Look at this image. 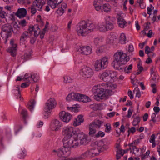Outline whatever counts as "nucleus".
<instances>
[{
	"instance_id": "42",
	"label": "nucleus",
	"mask_w": 160,
	"mask_h": 160,
	"mask_svg": "<svg viewBox=\"0 0 160 160\" xmlns=\"http://www.w3.org/2000/svg\"><path fill=\"white\" fill-rule=\"evenodd\" d=\"M96 130L92 128H89V136L92 137L94 136V135L96 132Z\"/></svg>"
},
{
	"instance_id": "6",
	"label": "nucleus",
	"mask_w": 160,
	"mask_h": 160,
	"mask_svg": "<svg viewBox=\"0 0 160 160\" xmlns=\"http://www.w3.org/2000/svg\"><path fill=\"white\" fill-rule=\"evenodd\" d=\"M13 32L12 26L9 24H5L2 27V31L1 34L2 38H5L6 40L10 37Z\"/></svg>"
},
{
	"instance_id": "9",
	"label": "nucleus",
	"mask_w": 160,
	"mask_h": 160,
	"mask_svg": "<svg viewBox=\"0 0 160 160\" xmlns=\"http://www.w3.org/2000/svg\"><path fill=\"white\" fill-rule=\"evenodd\" d=\"M57 104L54 98H51L48 99L45 104L44 108L45 112H47V114H50L51 110L53 109Z\"/></svg>"
},
{
	"instance_id": "56",
	"label": "nucleus",
	"mask_w": 160,
	"mask_h": 160,
	"mask_svg": "<svg viewBox=\"0 0 160 160\" xmlns=\"http://www.w3.org/2000/svg\"><path fill=\"white\" fill-rule=\"evenodd\" d=\"M37 8L35 7H33V4L32 5L31 8V12L32 14H34L36 12Z\"/></svg>"
},
{
	"instance_id": "55",
	"label": "nucleus",
	"mask_w": 160,
	"mask_h": 160,
	"mask_svg": "<svg viewBox=\"0 0 160 160\" xmlns=\"http://www.w3.org/2000/svg\"><path fill=\"white\" fill-rule=\"evenodd\" d=\"M145 52L147 54L152 52L150 50V48L148 46H146L145 47Z\"/></svg>"
},
{
	"instance_id": "32",
	"label": "nucleus",
	"mask_w": 160,
	"mask_h": 160,
	"mask_svg": "<svg viewBox=\"0 0 160 160\" xmlns=\"http://www.w3.org/2000/svg\"><path fill=\"white\" fill-rule=\"evenodd\" d=\"M109 76L110 77V80L112 79H114L117 77L118 76L117 72L115 71L109 70Z\"/></svg>"
},
{
	"instance_id": "30",
	"label": "nucleus",
	"mask_w": 160,
	"mask_h": 160,
	"mask_svg": "<svg viewBox=\"0 0 160 160\" xmlns=\"http://www.w3.org/2000/svg\"><path fill=\"white\" fill-rule=\"evenodd\" d=\"M90 101L91 99L88 97L82 94L80 99V102H87Z\"/></svg>"
},
{
	"instance_id": "43",
	"label": "nucleus",
	"mask_w": 160,
	"mask_h": 160,
	"mask_svg": "<svg viewBox=\"0 0 160 160\" xmlns=\"http://www.w3.org/2000/svg\"><path fill=\"white\" fill-rule=\"evenodd\" d=\"M103 51L104 47H103L101 46L98 48L96 50V52L97 54L99 55L100 54L103 52Z\"/></svg>"
},
{
	"instance_id": "40",
	"label": "nucleus",
	"mask_w": 160,
	"mask_h": 160,
	"mask_svg": "<svg viewBox=\"0 0 160 160\" xmlns=\"http://www.w3.org/2000/svg\"><path fill=\"white\" fill-rule=\"evenodd\" d=\"M104 126L105 127V132L107 133H109L110 132L111 129V127L110 124L107 123L104 125Z\"/></svg>"
},
{
	"instance_id": "29",
	"label": "nucleus",
	"mask_w": 160,
	"mask_h": 160,
	"mask_svg": "<svg viewBox=\"0 0 160 160\" xmlns=\"http://www.w3.org/2000/svg\"><path fill=\"white\" fill-rule=\"evenodd\" d=\"M35 103V102L34 100H32L28 102V108L31 112L33 111Z\"/></svg>"
},
{
	"instance_id": "35",
	"label": "nucleus",
	"mask_w": 160,
	"mask_h": 160,
	"mask_svg": "<svg viewBox=\"0 0 160 160\" xmlns=\"http://www.w3.org/2000/svg\"><path fill=\"white\" fill-rule=\"evenodd\" d=\"M132 64H131L128 66H126L124 68V72L126 73H129L131 72L132 69Z\"/></svg>"
},
{
	"instance_id": "20",
	"label": "nucleus",
	"mask_w": 160,
	"mask_h": 160,
	"mask_svg": "<svg viewBox=\"0 0 160 160\" xmlns=\"http://www.w3.org/2000/svg\"><path fill=\"white\" fill-rule=\"evenodd\" d=\"M103 122L99 120H95L91 122L89 125V128L95 129L100 128Z\"/></svg>"
},
{
	"instance_id": "13",
	"label": "nucleus",
	"mask_w": 160,
	"mask_h": 160,
	"mask_svg": "<svg viewBox=\"0 0 160 160\" xmlns=\"http://www.w3.org/2000/svg\"><path fill=\"white\" fill-rule=\"evenodd\" d=\"M117 22L119 26L122 28H124L127 25V22L124 19L122 15L118 14L116 16Z\"/></svg>"
},
{
	"instance_id": "12",
	"label": "nucleus",
	"mask_w": 160,
	"mask_h": 160,
	"mask_svg": "<svg viewBox=\"0 0 160 160\" xmlns=\"http://www.w3.org/2000/svg\"><path fill=\"white\" fill-rule=\"evenodd\" d=\"M88 136L83 133L78 134L77 136V140H80V143L81 145H86L89 142V141L87 139Z\"/></svg>"
},
{
	"instance_id": "50",
	"label": "nucleus",
	"mask_w": 160,
	"mask_h": 160,
	"mask_svg": "<svg viewBox=\"0 0 160 160\" xmlns=\"http://www.w3.org/2000/svg\"><path fill=\"white\" fill-rule=\"evenodd\" d=\"M77 118L78 121H79L78 124H81V123L83 122L84 121V119L83 118V117L82 115H79Z\"/></svg>"
},
{
	"instance_id": "28",
	"label": "nucleus",
	"mask_w": 160,
	"mask_h": 160,
	"mask_svg": "<svg viewBox=\"0 0 160 160\" xmlns=\"http://www.w3.org/2000/svg\"><path fill=\"white\" fill-rule=\"evenodd\" d=\"M52 152L55 153V154H57L59 157H64L62 148H60L57 150H54L52 151Z\"/></svg>"
},
{
	"instance_id": "45",
	"label": "nucleus",
	"mask_w": 160,
	"mask_h": 160,
	"mask_svg": "<svg viewBox=\"0 0 160 160\" xmlns=\"http://www.w3.org/2000/svg\"><path fill=\"white\" fill-rule=\"evenodd\" d=\"M98 29L101 32H105L107 31L106 25H104L102 24H101L99 27Z\"/></svg>"
},
{
	"instance_id": "14",
	"label": "nucleus",
	"mask_w": 160,
	"mask_h": 160,
	"mask_svg": "<svg viewBox=\"0 0 160 160\" xmlns=\"http://www.w3.org/2000/svg\"><path fill=\"white\" fill-rule=\"evenodd\" d=\"M109 70H106L99 75L100 78L104 82H109L110 81Z\"/></svg>"
},
{
	"instance_id": "24",
	"label": "nucleus",
	"mask_w": 160,
	"mask_h": 160,
	"mask_svg": "<svg viewBox=\"0 0 160 160\" xmlns=\"http://www.w3.org/2000/svg\"><path fill=\"white\" fill-rule=\"evenodd\" d=\"M27 14V11L24 8H21L18 9L16 15L20 18L24 17Z\"/></svg>"
},
{
	"instance_id": "63",
	"label": "nucleus",
	"mask_w": 160,
	"mask_h": 160,
	"mask_svg": "<svg viewBox=\"0 0 160 160\" xmlns=\"http://www.w3.org/2000/svg\"><path fill=\"white\" fill-rule=\"evenodd\" d=\"M134 51V48L132 45H129L128 48V51L130 53Z\"/></svg>"
},
{
	"instance_id": "27",
	"label": "nucleus",
	"mask_w": 160,
	"mask_h": 160,
	"mask_svg": "<svg viewBox=\"0 0 160 160\" xmlns=\"http://www.w3.org/2000/svg\"><path fill=\"white\" fill-rule=\"evenodd\" d=\"M28 37V32L25 31L23 32L21 35L20 38V42H23Z\"/></svg>"
},
{
	"instance_id": "57",
	"label": "nucleus",
	"mask_w": 160,
	"mask_h": 160,
	"mask_svg": "<svg viewBox=\"0 0 160 160\" xmlns=\"http://www.w3.org/2000/svg\"><path fill=\"white\" fill-rule=\"evenodd\" d=\"M135 90H136L137 91L136 97L139 98L141 97V94L139 89L138 88H136L135 89Z\"/></svg>"
},
{
	"instance_id": "23",
	"label": "nucleus",
	"mask_w": 160,
	"mask_h": 160,
	"mask_svg": "<svg viewBox=\"0 0 160 160\" xmlns=\"http://www.w3.org/2000/svg\"><path fill=\"white\" fill-rule=\"evenodd\" d=\"M63 0H49L48 3L52 9H55Z\"/></svg>"
},
{
	"instance_id": "60",
	"label": "nucleus",
	"mask_w": 160,
	"mask_h": 160,
	"mask_svg": "<svg viewBox=\"0 0 160 160\" xmlns=\"http://www.w3.org/2000/svg\"><path fill=\"white\" fill-rule=\"evenodd\" d=\"M155 135L154 134H152L150 139V142H155Z\"/></svg>"
},
{
	"instance_id": "17",
	"label": "nucleus",
	"mask_w": 160,
	"mask_h": 160,
	"mask_svg": "<svg viewBox=\"0 0 160 160\" xmlns=\"http://www.w3.org/2000/svg\"><path fill=\"white\" fill-rule=\"evenodd\" d=\"M28 30L30 34H32V32L34 31V35L35 37H37L40 32V29L39 28L38 26L37 25L34 26H30L29 27Z\"/></svg>"
},
{
	"instance_id": "1",
	"label": "nucleus",
	"mask_w": 160,
	"mask_h": 160,
	"mask_svg": "<svg viewBox=\"0 0 160 160\" xmlns=\"http://www.w3.org/2000/svg\"><path fill=\"white\" fill-rule=\"evenodd\" d=\"M108 84H103L99 85L96 89L97 94L94 96V98L97 101H100L102 99H107L108 96L111 95L112 93V90L108 88Z\"/></svg>"
},
{
	"instance_id": "34",
	"label": "nucleus",
	"mask_w": 160,
	"mask_h": 160,
	"mask_svg": "<svg viewBox=\"0 0 160 160\" xmlns=\"http://www.w3.org/2000/svg\"><path fill=\"white\" fill-rule=\"evenodd\" d=\"M138 72L137 73V75H139L140 74L141 72L144 70V69L142 66L141 61H140L138 62L137 65Z\"/></svg>"
},
{
	"instance_id": "47",
	"label": "nucleus",
	"mask_w": 160,
	"mask_h": 160,
	"mask_svg": "<svg viewBox=\"0 0 160 160\" xmlns=\"http://www.w3.org/2000/svg\"><path fill=\"white\" fill-rule=\"evenodd\" d=\"M103 0H95L94 1L93 5L94 6H98L101 5L102 3Z\"/></svg>"
},
{
	"instance_id": "21",
	"label": "nucleus",
	"mask_w": 160,
	"mask_h": 160,
	"mask_svg": "<svg viewBox=\"0 0 160 160\" xmlns=\"http://www.w3.org/2000/svg\"><path fill=\"white\" fill-rule=\"evenodd\" d=\"M45 4V0H35L33 3V7H35L37 9L41 11L43 6Z\"/></svg>"
},
{
	"instance_id": "53",
	"label": "nucleus",
	"mask_w": 160,
	"mask_h": 160,
	"mask_svg": "<svg viewBox=\"0 0 160 160\" xmlns=\"http://www.w3.org/2000/svg\"><path fill=\"white\" fill-rule=\"evenodd\" d=\"M153 75V76H152V79L155 82L158 81L159 78V76L156 73H154Z\"/></svg>"
},
{
	"instance_id": "22",
	"label": "nucleus",
	"mask_w": 160,
	"mask_h": 160,
	"mask_svg": "<svg viewBox=\"0 0 160 160\" xmlns=\"http://www.w3.org/2000/svg\"><path fill=\"white\" fill-rule=\"evenodd\" d=\"M92 49L89 46H82L80 48V52L83 55H88L91 53Z\"/></svg>"
},
{
	"instance_id": "36",
	"label": "nucleus",
	"mask_w": 160,
	"mask_h": 160,
	"mask_svg": "<svg viewBox=\"0 0 160 160\" xmlns=\"http://www.w3.org/2000/svg\"><path fill=\"white\" fill-rule=\"evenodd\" d=\"M30 77V78L32 79L34 82H37L39 79V76L37 74L31 75Z\"/></svg>"
},
{
	"instance_id": "48",
	"label": "nucleus",
	"mask_w": 160,
	"mask_h": 160,
	"mask_svg": "<svg viewBox=\"0 0 160 160\" xmlns=\"http://www.w3.org/2000/svg\"><path fill=\"white\" fill-rule=\"evenodd\" d=\"M136 129L134 127H132L131 128H130L128 130V136H129L130 135V132L133 134L136 131Z\"/></svg>"
},
{
	"instance_id": "44",
	"label": "nucleus",
	"mask_w": 160,
	"mask_h": 160,
	"mask_svg": "<svg viewBox=\"0 0 160 160\" xmlns=\"http://www.w3.org/2000/svg\"><path fill=\"white\" fill-rule=\"evenodd\" d=\"M90 108L95 111L99 109V105L97 104H93L90 105Z\"/></svg>"
},
{
	"instance_id": "19",
	"label": "nucleus",
	"mask_w": 160,
	"mask_h": 160,
	"mask_svg": "<svg viewBox=\"0 0 160 160\" xmlns=\"http://www.w3.org/2000/svg\"><path fill=\"white\" fill-rule=\"evenodd\" d=\"M10 44L12 46V47L8 49V52L10 53L11 55L13 57H15L16 54V51L17 45L14 43V40L12 39L10 40Z\"/></svg>"
},
{
	"instance_id": "25",
	"label": "nucleus",
	"mask_w": 160,
	"mask_h": 160,
	"mask_svg": "<svg viewBox=\"0 0 160 160\" xmlns=\"http://www.w3.org/2000/svg\"><path fill=\"white\" fill-rule=\"evenodd\" d=\"M64 157H67L69 156L71 153L70 148L65 147L63 146L62 148Z\"/></svg>"
},
{
	"instance_id": "38",
	"label": "nucleus",
	"mask_w": 160,
	"mask_h": 160,
	"mask_svg": "<svg viewBox=\"0 0 160 160\" xmlns=\"http://www.w3.org/2000/svg\"><path fill=\"white\" fill-rule=\"evenodd\" d=\"M116 39V37L114 35L108 36L107 39V42L109 43H112L115 39Z\"/></svg>"
},
{
	"instance_id": "46",
	"label": "nucleus",
	"mask_w": 160,
	"mask_h": 160,
	"mask_svg": "<svg viewBox=\"0 0 160 160\" xmlns=\"http://www.w3.org/2000/svg\"><path fill=\"white\" fill-rule=\"evenodd\" d=\"M64 11L65 10L63 8L60 7L56 11V12L58 15L61 16L64 13Z\"/></svg>"
},
{
	"instance_id": "7",
	"label": "nucleus",
	"mask_w": 160,
	"mask_h": 160,
	"mask_svg": "<svg viewBox=\"0 0 160 160\" xmlns=\"http://www.w3.org/2000/svg\"><path fill=\"white\" fill-rule=\"evenodd\" d=\"M108 58L107 57H104L96 61L94 68L96 70L99 71L105 68L108 66Z\"/></svg>"
},
{
	"instance_id": "33",
	"label": "nucleus",
	"mask_w": 160,
	"mask_h": 160,
	"mask_svg": "<svg viewBox=\"0 0 160 160\" xmlns=\"http://www.w3.org/2000/svg\"><path fill=\"white\" fill-rule=\"evenodd\" d=\"M15 87L16 88L14 89L13 90L14 94L17 97V98L19 97L21 98L20 92L19 90V86L18 85H17L15 86Z\"/></svg>"
},
{
	"instance_id": "64",
	"label": "nucleus",
	"mask_w": 160,
	"mask_h": 160,
	"mask_svg": "<svg viewBox=\"0 0 160 160\" xmlns=\"http://www.w3.org/2000/svg\"><path fill=\"white\" fill-rule=\"evenodd\" d=\"M100 42V39L98 38H95L94 40V43L96 45H98Z\"/></svg>"
},
{
	"instance_id": "10",
	"label": "nucleus",
	"mask_w": 160,
	"mask_h": 160,
	"mask_svg": "<svg viewBox=\"0 0 160 160\" xmlns=\"http://www.w3.org/2000/svg\"><path fill=\"white\" fill-rule=\"evenodd\" d=\"M62 133L64 137L68 138H72V136L75 134L73 128L71 127L63 128Z\"/></svg>"
},
{
	"instance_id": "51",
	"label": "nucleus",
	"mask_w": 160,
	"mask_h": 160,
	"mask_svg": "<svg viewBox=\"0 0 160 160\" xmlns=\"http://www.w3.org/2000/svg\"><path fill=\"white\" fill-rule=\"evenodd\" d=\"M21 114L23 118L25 119L27 116V111L26 110L23 109L21 112Z\"/></svg>"
},
{
	"instance_id": "5",
	"label": "nucleus",
	"mask_w": 160,
	"mask_h": 160,
	"mask_svg": "<svg viewBox=\"0 0 160 160\" xmlns=\"http://www.w3.org/2000/svg\"><path fill=\"white\" fill-rule=\"evenodd\" d=\"M77 140L73 138H68L67 137H64L63 139V142L64 147L69 148H76L79 146V143L77 141Z\"/></svg>"
},
{
	"instance_id": "8",
	"label": "nucleus",
	"mask_w": 160,
	"mask_h": 160,
	"mask_svg": "<svg viewBox=\"0 0 160 160\" xmlns=\"http://www.w3.org/2000/svg\"><path fill=\"white\" fill-rule=\"evenodd\" d=\"M81 76L85 78H89L93 75V70L91 68L87 66H84L80 71Z\"/></svg>"
},
{
	"instance_id": "54",
	"label": "nucleus",
	"mask_w": 160,
	"mask_h": 160,
	"mask_svg": "<svg viewBox=\"0 0 160 160\" xmlns=\"http://www.w3.org/2000/svg\"><path fill=\"white\" fill-rule=\"evenodd\" d=\"M31 52H32V51L28 53H26L24 54V57L26 60L30 58L31 55Z\"/></svg>"
},
{
	"instance_id": "37",
	"label": "nucleus",
	"mask_w": 160,
	"mask_h": 160,
	"mask_svg": "<svg viewBox=\"0 0 160 160\" xmlns=\"http://www.w3.org/2000/svg\"><path fill=\"white\" fill-rule=\"evenodd\" d=\"M140 121V117L137 116L134 118L132 122V125L134 126H136L139 123Z\"/></svg>"
},
{
	"instance_id": "39",
	"label": "nucleus",
	"mask_w": 160,
	"mask_h": 160,
	"mask_svg": "<svg viewBox=\"0 0 160 160\" xmlns=\"http://www.w3.org/2000/svg\"><path fill=\"white\" fill-rule=\"evenodd\" d=\"M2 10V7H0V18H4L7 15L6 13L3 11Z\"/></svg>"
},
{
	"instance_id": "26",
	"label": "nucleus",
	"mask_w": 160,
	"mask_h": 160,
	"mask_svg": "<svg viewBox=\"0 0 160 160\" xmlns=\"http://www.w3.org/2000/svg\"><path fill=\"white\" fill-rule=\"evenodd\" d=\"M111 8V6L108 3H105L102 6V10L105 12L108 13L110 11Z\"/></svg>"
},
{
	"instance_id": "58",
	"label": "nucleus",
	"mask_w": 160,
	"mask_h": 160,
	"mask_svg": "<svg viewBox=\"0 0 160 160\" xmlns=\"http://www.w3.org/2000/svg\"><path fill=\"white\" fill-rule=\"evenodd\" d=\"M29 81H28V82L23 83L21 84V87L22 88H24L26 87H28L29 85Z\"/></svg>"
},
{
	"instance_id": "52",
	"label": "nucleus",
	"mask_w": 160,
	"mask_h": 160,
	"mask_svg": "<svg viewBox=\"0 0 160 160\" xmlns=\"http://www.w3.org/2000/svg\"><path fill=\"white\" fill-rule=\"evenodd\" d=\"M135 141H133L132 143L128 144V145L129 146V150H131V152H132V150H133L134 148L133 147H134V145H135Z\"/></svg>"
},
{
	"instance_id": "18",
	"label": "nucleus",
	"mask_w": 160,
	"mask_h": 160,
	"mask_svg": "<svg viewBox=\"0 0 160 160\" xmlns=\"http://www.w3.org/2000/svg\"><path fill=\"white\" fill-rule=\"evenodd\" d=\"M112 19L109 16L106 17L105 23L107 31L112 30L114 28V23Z\"/></svg>"
},
{
	"instance_id": "11",
	"label": "nucleus",
	"mask_w": 160,
	"mask_h": 160,
	"mask_svg": "<svg viewBox=\"0 0 160 160\" xmlns=\"http://www.w3.org/2000/svg\"><path fill=\"white\" fill-rule=\"evenodd\" d=\"M59 116L62 121L66 123L68 122L72 118L70 114L64 111H62L59 113Z\"/></svg>"
},
{
	"instance_id": "16",
	"label": "nucleus",
	"mask_w": 160,
	"mask_h": 160,
	"mask_svg": "<svg viewBox=\"0 0 160 160\" xmlns=\"http://www.w3.org/2000/svg\"><path fill=\"white\" fill-rule=\"evenodd\" d=\"M61 125V122L58 120L55 119L52 121L51 123L50 127L52 130L57 131L60 129Z\"/></svg>"
},
{
	"instance_id": "61",
	"label": "nucleus",
	"mask_w": 160,
	"mask_h": 160,
	"mask_svg": "<svg viewBox=\"0 0 160 160\" xmlns=\"http://www.w3.org/2000/svg\"><path fill=\"white\" fill-rule=\"evenodd\" d=\"M117 152L121 155V156H123L125 153V152H124L123 150L122 149H118V150L117 151Z\"/></svg>"
},
{
	"instance_id": "15",
	"label": "nucleus",
	"mask_w": 160,
	"mask_h": 160,
	"mask_svg": "<svg viewBox=\"0 0 160 160\" xmlns=\"http://www.w3.org/2000/svg\"><path fill=\"white\" fill-rule=\"evenodd\" d=\"M82 94L78 93H72L69 94L67 97L66 99L68 101L74 100L80 101Z\"/></svg>"
},
{
	"instance_id": "59",
	"label": "nucleus",
	"mask_w": 160,
	"mask_h": 160,
	"mask_svg": "<svg viewBox=\"0 0 160 160\" xmlns=\"http://www.w3.org/2000/svg\"><path fill=\"white\" fill-rule=\"evenodd\" d=\"M20 158L21 159H23L26 156V152L25 151L23 150L22 151V152L20 154Z\"/></svg>"
},
{
	"instance_id": "41",
	"label": "nucleus",
	"mask_w": 160,
	"mask_h": 160,
	"mask_svg": "<svg viewBox=\"0 0 160 160\" xmlns=\"http://www.w3.org/2000/svg\"><path fill=\"white\" fill-rule=\"evenodd\" d=\"M64 82L66 83H71L72 80L69 77L66 76L64 77Z\"/></svg>"
},
{
	"instance_id": "3",
	"label": "nucleus",
	"mask_w": 160,
	"mask_h": 160,
	"mask_svg": "<svg viewBox=\"0 0 160 160\" xmlns=\"http://www.w3.org/2000/svg\"><path fill=\"white\" fill-rule=\"evenodd\" d=\"M77 33L78 35L84 36L93 31L95 29V25L85 21L80 22L78 24Z\"/></svg>"
},
{
	"instance_id": "2",
	"label": "nucleus",
	"mask_w": 160,
	"mask_h": 160,
	"mask_svg": "<svg viewBox=\"0 0 160 160\" xmlns=\"http://www.w3.org/2000/svg\"><path fill=\"white\" fill-rule=\"evenodd\" d=\"M129 60V57L126 54L123 53L122 52H118L114 54L112 64L116 69L121 70L122 68V66L123 64V62H127Z\"/></svg>"
},
{
	"instance_id": "49",
	"label": "nucleus",
	"mask_w": 160,
	"mask_h": 160,
	"mask_svg": "<svg viewBox=\"0 0 160 160\" xmlns=\"http://www.w3.org/2000/svg\"><path fill=\"white\" fill-rule=\"evenodd\" d=\"M105 134L104 132L101 131H99L98 134L95 135V136L97 138H98L99 137H102L104 136Z\"/></svg>"
},
{
	"instance_id": "62",
	"label": "nucleus",
	"mask_w": 160,
	"mask_h": 160,
	"mask_svg": "<svg viewBox=\"0 0 160 160\" xmlns=\"http://www.w3.org/2000/svg\"><path fill=\"white\" fill-rule=\"evenodd\" d=\"M30 78L28 74L27 73L25 74L24 75V78L23 79L24 81H29V78Z\"/></svg>"
},
{
	"instance_id": "4",
	"label": "nucleus",
	"mask_w": 160,
	"mask_h": 160,
	"mask_svg": "<svg viewBox=\"0 0 160 160\" xmlns=\"http://www.w3.org/2000/svg\"><path fill=\"white\" fill-rule=\"evenodd\" d=\"M100 150L97 148H93L88 150L81 155L72 157V160H82L88 157H94L99 155Z\"/></svg>"
},
{
	"instance_id": "31",
	"label": "nucleus",
	"mask_w": 160,
	"mask_h": 160,
	"mask_svg": "<svg viewBox=\"0 0 160 160\" xmlns=\"http://www.w3.org/2000/svg\"><path fill=\"white\" fill-rule=\"evenodd\" d=\"M126 38L125 34L124 33H122L119 38V41L121 44H124L126 43Z\"/></svg>"
}]
</instances>
